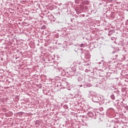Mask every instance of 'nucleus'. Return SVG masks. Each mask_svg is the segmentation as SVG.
Returning <instances> with one entry per match:
<instances>
[{
    "label": "nucleus",
    "mask_w": 128,
    "mask_h": 128,
    "mask_svg": "<svg viewBox=\"0 0 128 128\" xmlns=\"http://www.w3.org/2000/svg\"><path fill=\"white\" fill-rule=\"evenodd\" d=\"M78 82V86L82 88V86H84V84L88 88L92 86V84L94 82L95 80H96V78H93L92 76H86L85 77L79 76L77 78Z\"/></svg>",
    "instance_id": "f257e3e1"
},
{
    "label": "nucleus",
    "mask_w": 128,
    "mask_h": 128,
    "mask_svg": "<svg viewBox=\"0 0 128 128\" xmlns=\"http://www.w3.org/2000/svg\"><path fill=\"white\" fill-rule=\"evenodd\" d=\"M89 98L92 100L94 102H100V98L96 96V94H93L92 93L89 94Z\"/></svg>",
    "instance_id": "f03ea898"
},
{
    "label": "nucleus",
    "mask_w": 128,
    "mask_h": 128,
    "mask_svg": "<svg viewBox=\"0 0 128 128\" xmlns=\"http://www.w3.org/2000/svg\"><path fill=\"white\" fill-rule=\"evenodd\" d=\"M90 58V54L88 53L85 54L84 56V60H86V62H88Z\"/></svg>",
    "instance_id": "7ed1b4c3"
},
{
    "label": "nucleus",
    "mask_w": 128,
    "mask_h": 128,
    "mask_svg": "<svg viewBox=\"0 0 128 128\" xmlns=\"http://www.w3.org/2000/svg\"><path fill=\"white\" fill-rule=\"evenodd\" d=\"M88 116L90 118H94V114L92 112H88Z\"/></svg>",
    "instance_id": "20e7f679"
},
{
    "label": "nucleus",
    "mask_w": 128,
    "mask_h": 128,
    "mask_svg": "<svg viewBox=\"0 0 128 128\" xmlns=\"http://www.w3.org/2000/svg\"><path fill=\"white\" fill-rule=\"evenodd\" d=\"M110 98H112L113 100H116V96H114V94H112L110 96Z\"/></svg>",
    "instance_id": "39448f33"
},
{
    "label": "nucleus",
    "mask_w": 128,
    "mask_h": 128,
    "mask_svg": "<svg viewBox=\"0 0 128 128\" xmlns=\"http://www.w3.org/2000/svg\"><path fill=\"white\" fill-rule=\"evenodd\" d=\"M70 98H76V96H74L72 94H70Z\"/></svg>",
    "instance_id": "423d86ee"
},
{
    "label": "nucleus",
    "mask_w": 128,
    "mask_h": 128,
    "mask_svg": "<svg viewBox=\"0 0 128 128\" xmlns=\"http://www.w3.org/2000/svg\"><path fill=\"white\" fill-rule=\"evenodd\" d=\"M79 46L80 47V48H82L84 46V44H79Z\"/></svg>",
    "instance_id": "0eeeda50"
},
{
    "label": "nucleus",
    "mask_w": 128,
    "mask_h": 128,
    "mask_svg": "<svg viewBox=\"0 0 128 128\" xmlns=\"http://www.w3.org/2000/svg\"><path fill=\"white\" fill-rule=\"evenodd\" d=\"M124 108H125V110H128V106H124Z\"/></svg>",
    "instance_id": "6e6552de"
},
{
    "label": "nucleus",
    "mask_w": 128,
    "mask_h": 128,
    "mask_svg": "<svg viewBox=\"0 0 128 128\" xmlns=\"http://www.w3.org/2000/svg\"><path fill=\"white\" fill-rule=\"evenodd\" d=\"M52 68H56H56H58V67L56 66H52Z\"/></svg>",
    "instance_id": "1a4fd4ad"
},
{
    "label": "nucleus",
    "mask_w": 128,
    "mask_h": 128,
    "mask_svg": "<svg viewBox=\"0 0 128 128\" xmlns=\"http://www.w3.org/2000/svg\"><path fill=\"white\" fill-rule=\"evenodd\" d=\"M108 104H110V101L108 102Z\"/></svg>",
    "instance_id": "9d476101"
},
{
    "label": "nucleus",
    "mask_w": 128,
    "mask_h": 128,
    "mask_svg": "<svg viewBox=\"0 0 128 128\" xmlns=\"http://www.w3.org/2000/svg\"><path fill=\"white\" fill-rule=\"evenodd\" d=\"M42 28H44V26H43Z\"/></svg>",
    "instance_id": "9b49d317"
},
{
    "label": "nucleus",
    "mask_w": 128,
    "mask_h": 128,
    "mask_svg": "<svg viewBox=\"0 0 128 128\" xmlns=\"http://www.w3.org/2000/svg\"><path fill=\"white\" fill-rule=\"evenodd\" d=\"M83 16H84V15H83Z\"/></svg>",
    "instance_id": "f8f14e48"
},
{
    "label": "nucleus",
    "mask_w": 128,
    "mask_h": 128,
    "mask_svg": "<svg viewBox=\"0 0 128 128\" xmlns=\"http://www.w3.org/2000/svg\"><path fill=\"white\" fill-rule=\"evenodd\" d=\"M83 16H84V15H83Z\"/></svg>",
    "instance_id": "ddd939ff"
},
{
    "label": "nucleus",
    "mask_w": 128,
    "mask_h": 128,
    "mask_svg": "<svg viewBox=\"0 0 128 128\" xmlns=\"http://www.w3.org/2000/svg\"><path fill=\"white\" fill-rule=\"evenodd\" d=\"M85 72H86V70Z\"/></svg>",
    "instance_id": "4468645a"
},
{
    "label": "nucleus",
    "mask_w": 128,
    "mask_h": 128,
    "mask_svg": "<svg viewBox=\"0 0 128 128\" xmlns=\"http://www.w3.org/2000/svg\"><path fill=\"white\" fill-rule=\"evenodd\" d=\"M118 55L116 56H117Z\"/></svg>",
    "instance_id": "2eb2a0df"
}]
</instances>
